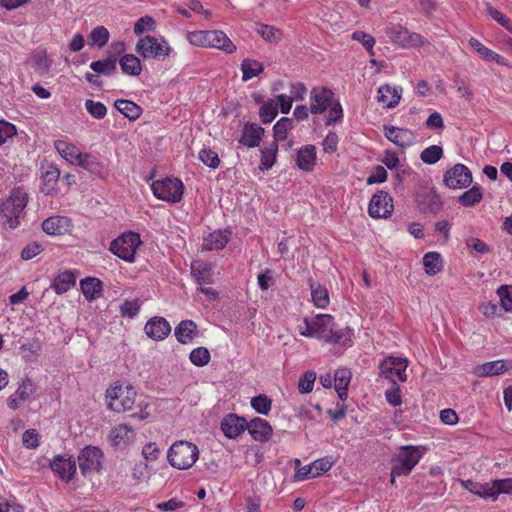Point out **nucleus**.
Instances as JSON below:
<instances>
[{
  "instance_id": "nucleus-39",
  "label": "nucleus",
  "mask_w": 512,
  "mask_h": 512,
  "mask_svg": "<svg viewBox=\"0 0 512 512\" xmlns=\"http://www.w3.org/2000/svg\"><path fill=\"white\" fill-rule=\"evenodd\" d=\"M461 486L470 493L483 499H490V481L486 483L474 482L472 480H461Z\"/></svg>"
},
{
  "instance_id": "nucleus-16",
  "label": "nucleus",
  "mask_w": 512,
  "mask_h": 512,
  "mask_svg": "<svg viewBox=\"0 0 512 512\" xmlns=\"http://www.w3.org/2000/svg\"><path fill=\"white\" fill-rule=\"evenodd\" d=\"M144 331L149 338L161 341L170 334L171 326L165 318L155 316L147 321Z\"/></svg>"
},
{
  "instance_id": "nucleus-13",
  "label": "nucleus",
  "mask_w": 512,
  "mask_h": 512,
  "mask_svg": "<svg viewBox=\"0 0 512 512\" xmlns=\"http://www.w3.org/2000/svg\"><path fill=\"white\" fill-rule=\"evenodd\" d=\"M393 212L392 197L385 191H378L370 200L368 213L372 218H387Z\"/></svg>"
},
{
  "instance_id": "nucleus-20",
  "label": "nucleus",
  "mask_w": 512,
  "mask_h": 512,
  "mask_svg": "<svg viewBox=\"0 0 512 512\" xmlns=\"http://www.w3.org/2000/svg\"><path fill=\"white\" fill-rule=\"evenodd\" d=\"M71 228V220L66 216H52L42 223L43 231L51 236L63 235L69 232Z\"/></svg>"
},
{
  "instance_id": "nucleus-14",
  "label": "nucleus",
  "mask_w": 512,
  "mask_h": 512,
  "mask_svg": "<svg viewBox=\"0 0 512 512\" xmlns=\"http://www.w3.org/2000/svg\"><path fill=\"white\" fill-rule=\"evenodd\" d=\"M310 101V112L322 114L333 102V92L326 87H314L310 92Z\"/></svg>"
},
{
  "instance_id": "nucleus-32",
  "label": "nucleus",
  "mask_w": 512,
  "mask_h": 512,
  "mask_svg": "<svg viewBox=\"0 0 512 512\" xmlns=\"http://www.w3.org/2000/svg\"><path fill=\"white\" fill-rule=\"evenodd\" d=\"M197 335V325L192 320H183L175 328V337L181 344L190 343Z\"/></svg>"
},
{
  "instance_id": "nucleus-59",
  "label": "nucleus",
  "mask_w": 512,
  "mask_h": 512,
  "mask_svg": "<svg viewBox=\"0 0 512 512\" xmlns=\"http://www.w3.org/2000/svg\"><path fill=\"white\" fill-rule=\"evenodd\" d=\"M199 160L209 168H217L220 164L218 154L211 148H203L198 155Z\"/></svg>"
},
{
  "instance_id": "nucleus-37",
  "label": "nucleus",
  "mask_w": 512,
  "mask_h": 512,
  "mask_svg": "<svg viewBox=\"0 0 512 512\" xmlns=\"http://www.w3.org/2000/svg\"><path fill=\"white\" fill-rule=\"evenodd\" d=\"M76 283V274L73 271L60 273L53 282V288L57 294H63L72 288Z\"/></svg>"
},
{
  "instance_id": "nucleus-10",
  "label": "nucleus",
  "mask_w": 512,
  "mask_h": 512,
  "mask_svg": "<svg viewBox=\"0 0 512 512\" xmlns=\"http://www.w3.org/2000/svg\"><path fill=\"white\" fill-rule=\"evenodd\" d=\"M472 173L467 166L458 163L448 169L443 178L444 184L450 189H463L472 183Z\"/></svg>"
},
{
  "instance_id": "nucleus-47",
  "label": "nucleus",
  "mask_w": 512,
  "mask_h": 512,
  "mask_svg": "<svg viewBox=\"0 0 512 512\" xmlns=\"http://www.w3.org/2000/svg\"><path fill=\"white\" fill-rule=\"evenodd\" d=\"M483 198L482 189L475 185L471 187L469 190L462 193L458 201L464 207H472L478 204Z\"/></svg>"
},
{
  "instance_id": "nucleus-56",
  "label": "nucleus",
  "mask_w": 512,
  "mask_h": 512,
  "mask_svg": "<svg viewBox=\"0 0 512 512\" xmlns=\"http://www.w3.org/2000/svg\"><path fill=\"white\" fill-rule=\"evenodd\" d=\"M84 105L87 112L95 119H103L107 114V108L102 102L87 99Z\"/></svg>"
},
{
  "instance_id": "nucleus-63",
  "label": "nucleus",
  "mask_w": 512,
  "mask_h": 512,
  "mask_svg": "<svg viewBox=\"0 0 512 512\" xmlns=\"http://www.w3.org/2000/svg\"><path fill=\"white\" fill-rule=\"evenodd\" d=\"M316 380V373L309 371L306 372L298 382V390L301 394L309 393L313 390L314 382Z\"/></svg>"
},
{
  "instance_id": "nucleus-46",
  "label": "nucleus",
  "mask_w": 512,
  "mask_h": 512,
  "mask_svg": "<svg viewBox=\"0 0 512 512\" xmlns=\"http://www.w3.org/2000/svg\"><path fill=\"white\" fill-rule=\"evenodd\" d=\"M264 70L263 64L254 59H244L241 63L242 80L248 81L258 76Z\"/></svg>"
},
{
  "instance_id": "nucleus-19",
  "label": "nucleus",
  "mask_w": 512,
  "mask_h": 512,
  "mask_svg": "<svg viewBox=\"0 0 512 512\" xmlns=\"http://www.w3.org/2000/svg\"><path fill=\"white\" fill-rule=\"evenodd\" d=\"M248 422L236 414L226 415L221 422V429L228 438H236L247 430Z\"/></svg>"
},
{
  "instance_id": "nucleus-53",
  "label": "nucleus",
  "mask_w": 512,
  "mask_h": 512,
  "mask_svg": "<svg viewBox=\"0 0 512 512\" xmlns=\"http://www.w3.org/2000/svg\"><path fill=\"white\" fill-rule=\"evenodd\" d=\"M443 155V150L438 145H431L427 148H425L421 154L420 159L429 165L435 164L438 162Z\"/></svg>"
},
{
  "instance_id": "nucleus-38",
  "label": "nucleus",
  "mask_w": 512,
  "mask_h": 512,
  "mask_svg": "<svg viewBox=\"0 0 512 512\" xmlns=\"http://www.w3.org/2000/svg\"><path fill=\"white\" fill-rule=\"evenodd\" d=\"M76 166H79L91 174L98 176L102 175L104 172L103 165L100 163L98 158L88 153H82Z\"/></svg>"
},
{
  "instance_id": "nucleus-44",
  "label": "nucleus",
  "mask_w": 512,
  "mask_h": 512,
  "mask_svg": "<svg viewBox=\"0 0 512 512\" xmlns=\"http://www.w3.org/2000/svg\"><path fill=\"white\" fill-rule=\"evenodd\" d=\"M490 500L496 501L500 494L512 495V478L490 481Z\"/></svg>"
},
{
  "instance_id": "nucleus-34",
  "label": "nucleus",
  "mask_w": 512,
  "mask_h": 512,
  "mask_svg": "<svg viewBox=\"0 0 512 512\" xmlns=\"http://www.w3.org/2000/svg\"><path fill=\"white\" fill-rule=\"evenodd\" d=\"M351 372L346 368L336 370L334 375L335 390L338 397L345 401L347 399V390L351 381Z\"/></svg>"
},
{
  "instance_id": "nucleus-33",
  "label": "nucleus",
  "mask_w": 512,
  "mask_h": 512,
  "mask_svg": "<svg viewBox=\"0 0 512 512\" xmlns=\"http://www.w3.org/2000/svg\"><path fill=\"white\" fill-rule=\"evenodd\" d=\"M57 152L69 163L76 165L82 153L74 144L57 140L54 143Z\"/></svg>"
},
{
  "instance_id": "nucleus-6",
  "label": "nucleus",
  "mask_w": 512,
  "mask_h": 512,
  "mask_svg": "<svg viewBox=\"0 0 512 512\" xmlns=\"http://www.w3.org/2000/svg\"><path fill=\"white\" fill-rule=\"evenodd\" d=\"M135 50L144 59H164L169 56L171 47L164 38L147 35L138 40Z\"/></svg>"
},
{
  "instance_id": "nucleus-45",
  "label": "nucleus",
  "mask_w": 512,
  "mask_h": 512,
  "mask_svg": "<svg viewBox=\"0 0 512 512\" xmlns=\"http://www.w3.org/2000/svg\"><path fill=\"white\" fill-rule=\"evenodd\" d=\"M256 32L268 43H278L283 36L278 28L263 23L256 24Z\"/></svg>"
},
{
  "instance_id": "nucleus-42",
  "label": "nucleus",
  "mask_w": 512,
  "mask_h": 512,
  "mask_svg": "<svg viewBox=\"0 0 512 512\" xmlns=\"http://www.w3.org/2000/svg\"><path fill=\"white\" fill-rule=\"evenodd\" d=\"M423 265L425 272L430 275H436L443 268V262L440 253L428 252L423 257Z\"/></svg>"
},
{
  "instance_id": "nucleus-12",
  "label": "nucleus",
  "mask_w": 512,
  "mask_h": 512,
  "mask_svg": "<svg viewBox=\"0 0 512 512\" xmlns=\"http://www.w3.org/2000/svg\"><path fill=\"white\" fill-rule=\"evenodd\" d=\"M103 460L102 451L96 446H86L78 455L79 468L81 473L87 474L98 472Z\"/></svg>"
},
{
  "instance_id": "nucleus-35",
  "label": "nucleus",
  "mask_w": 512,
  "mask_h": 512,
  "mask_svg": "<svg viewBox=\"0 0 512 512\" xmlns=\"http://www.w3.org/2000/svg\"><path fill=\"white\" fill-rule=\"evenodd\" d=\"M81 291L88 301L100 297L102 292V282L98 278L87 277L80 281Z\"/></svg>"
},
{
  "instance_id": "nucleus-50",
  "label": "nucleus",
  "mask_w": 512,
  "mask_h": 512,
  "mask_svg": "<svg viewBox=\"0 0 512 512\" xmlns=\"http://www.w3.org/2000/svg\"><path fill=\"white\" fill-rule=\"evenodd\" d=\"M90 68L98 74L110 76L116 72L117 66L114 59L106 58L92 62Z\"/></svg>"
},
{
  "instance_id": "nucleus-28",
  "label": "nucleus",
  "mask_w": 512,
  "mask_h": 512,
  "mask_svg": "<svg viewBox=\"0 0 512 512\" xmlns=\"http://www.w3.org/2000/svg\"><path fill=\"white\" fill-rule=\"evenodd\" d=\"M60 171L55 166H48L42 173L40 190L46 195L53 194L57 190Z\"/></svg>"
},
{
  "instance_id": "nucleus-4",
  "label": "nucleus",
  "mask_w": 512,
  "mask_h": 512,
  "mask_svg": "<svg viewBox=\"0 0 512 512\" xmlns=\"http://www.w3.org/2000/svg\"><path fill=\"white\" fill-rule=\"evenodd\" d=\"M422 457L423 452L418 446L408 445L400 447L399 452L393 458L391 483H394L396 477L408 475Z\"/></svg>"
},
{
  "instance_id": "nucleus-58",
  "label": "nucleus",
  "mask_w": 512,
  "mask_h": 512,
  "mask_svg": "<svg viewBox=\"0 0 512 512\" xmlns=\"http://www.w3.org/2000/svg\"><path fill=\"white\" fill-rule=\"evenodd\" d=\"M497 295L499 296L501 307L507 312H512V286L501 285L497 289Z\"/></svg>"
},
{
  "instance_id": "nucleus-29",
  "label": "nucleus",
  "mask_w": 512,
  "mask_h": 512,
  "mask_svg": "<svg viewBox=\"0 0 512 512\" xmlns=\"http://www.w3.org/2000/svg\"><path fill=\"white\" fill-rule=\"evenodd\" d=\"M316 164V148L306 145L299 149L296 157V165L303 171H312Z\"/></svg>"
},
{
  "instance_id": "nucleus-7",
  "label": "nucleus",
  "mask_w": 512,
  "mask_h": 512,
  "mask_svg": "<svg viewBox=\"0 0 512 512\" xmlns=\"http://www.w3.org/2000/svg\"><path fill=\"white\" fill-rule=\"evenodd\" d=\"M141 239L135 232H125L110 243V251L120 259L132 263L135 261V253Z\"/></svg>"
},
{
  "instance_id": "nucleus-22",
  "label": "nucleus",
  "mask_w": 512,
  "mask_h": 512,
  "mask_svg": "<svg viewBox=\"0 0 512 512\" xmlns=\"http://www.w3.org/2000/svg\"><path fill=\"white\" fill-rule=\"evenodd\" d=\"M247 430L255 441L265 442L270 439L273 433L271 425L265 419L256 417L247 426Z\"/></svg>"
},
{
  "instance_id": "nucleus-40",
  "label": "nucleus",
  "mask_w": 512,
  "mask_h": 512,
  "mask_svg": "<svg viewBox=\"0 0 512 512\" xmlns=\"http://www.w3.org/2000/svg\"><path fill=\"white\" fill-rule=\"evenodd\" d=\"M461 486L470 493L483 499H490V481L486 483L474 482L472 480H461Z\"/></svg>"
},
{
  "instance_id": "nucleus-61",
  "label": "nucleus",
  "mask_w": 512,
  "mask_h": 512,
  "mask_svg": "<svg viewBox=\"0 0 512 512\" xmlns=\"http://www.w3.org/2000/svg\"><path fill=\"white\" fill-rule=\"evenodd\" d=\"M122 317L134 318L140 311V304L137 299L125 300L119 308Z\"/></svg>"
},
{
  "instance_id": "nucleus-3",
  "label": "nucleus",
  "mask_w": 512,
  "mask_h": 512,
  "mask_svg": "<svg viewBox=\"0 0 512 512\" xmlns=\"http://www.w3.org/2000/svg\"><path fill=\"white\" fill-rule=\"evenodd\" d=\"M136 395L137 392L133 386H123L115 382L106 390L107 407L117 413L129 411L135 403Z\"/></svg>"
},
{
  "instance_id": "nucleus-51",
  "label": "nucleus",
  "mask_w": 512,
  "mask_h": 512,
  "mask_svg": "<svg viewBox=\"0 0 512 512\" xmlns=\"http://www.w3.org/2000/svg\"><path fill=\"white\" fill-rule=\"evenodd\" d=\"M278 114V103L274 100L263 103L259 110V116L263 123L272 122Z\"/></svg>"
},
{
  "instance_id": "nucleus-41",
  "label": "nucleus",
  "mask_w": 512,
  "mask_h": 512,
  "mask_svg": "<svg viewBox=\"0 0 512 512\" xmlns=\"http://www.w3.org/2000/svg\"><path fill=\"white\" fill-rule=\"evenodd\" d=\"M120 67L123 73L138 76L142 71L140 60L133 54H126L120 59Z\"/></svg>"
},
{
  "instance_id": "nucleus-57",
  "label": "nucleus",
  "mask_w": 512,
  "mask_h": 512,
  "mask_svg": "<svg viewBox=\"0 0 512 512\" xmlns=\"http://www.w3.org/2000/svg\"><path fill=\"white\" fill-rule=\"evenodd\" d=\"M189 358L194 365L202 367L209 363L211 356L207 348L197 347L191 351Z\"/></svg>"
},
{
  "instance_id": "nucleus-36",
  "label": "nucleus",
  "mask_w": 512,
  "mask_h": 512,
  "mask_svg": "<svg viewBox=\"0 0 512 512\" xmlns=\"http://www.w3.org/2000/svg\"><path fill=\"white\" fill-rule=\"evenodd\" d=\"M114 107L129 120H137L142 113V109L139 105L126 99L116 100Z\"/></svg>"
},
{
  "instance_id": "nucleus-18",
  "label": "nucleus",
  "mask_w": 512,
  "mask_h": 512,
  "mask_svg": "<svg viewBox=\"0 0 512 512\" xmlns=\"http://www.w3.org/2000/svg\"><path fill=\"white\" fill-rule=\"evenodd\" d=\"M52 471L62 480L69 482L76 473V462L72 457L57 456L50 464Z\"/></svg>"
},
{
  "instance_id": "nucleus-11",
  "label": "nucleus",
  "mask_w": 512,
  "mask_h": 512,
  "mask_svg": "<svg viewBox=\"0 0 512 512\" xmlns=\"http://www.w3.org/2000/svg\"><path fill=\"white\" fill-rule=\"evenodd\" d=\"M386 35L391 42L402 48L417 47L423 44V39L419 34L410 32L401 25L387 28Z\"/></svg>"
},
{
  "instance_id": "nucleus-8",
  "label": "nucleus",
  "mask_w": 512,
  "mask_h": 512,
  "mask_svg": "<svg viewBox=\"0 0 512 512\" xmlns=\"http://www.w3.org/2000/svg\"><path fill=\"white\" fill-rule=\"evenodd\" d=\"M151 189L156 198L176 203L182 199L184 186L182 181L177 178H165L154 181Z\"/></svg>"
},
{
  "instance_id": "nucleus-43",
  "label": "nucleus",
  "mask_w": 512,
  "mask_h": 512,
  "mask_svg": "<svg viewBox=\"0 0 512 512\" xmlns=\"http://www.w3.org/2000/svg\"><path fill=\"white\" fill-rule=\"evenodd\" d=\"M353 335H354V331H353V329H351L349 327H345V328L338 329V330H334V327H333L332 333L330 334L329 338H327V343L340 344L343 346H351Z\"/></svg>"
},
{
  "instance_id": "nucleus-55",
  "label": "nucleus",
  "mask_w": 512,
  "mask_h": 512,
  "mask_svg": "<svg viewBox=\"0 0 512 512\" xmlns=\"http://www.w3.org/2000/svg\"><path fill=\"white\" fill-rule=\"evenodd\" d=\"M252 408L259 414L268 415L271 411L272 401L266 395H258L251 399Z\"/></svg>"
},
{
  "instance_id": "nucleus-17",
  "label": "nucleus",
  "mask_w": 512,
  "mask_h": 512,
  "mask_svg": "<svg viewBox=\"0 0 512 512\" xmlns=\"http://www.w3.org/2000/svg\"><path fill=\"white\" fill-rule=\"evenodd\" d=\"M310 321L314 333H310L309 335H315V338L327 342V338H329L332 333V328L334 327L333 316L330 314H318L310 319Z\"/></svg>"
},
{
  "instance_id": "nucleus-1",
  "label": "nucleus",
  "mask_w": 512,
  "mask_h": 512,
  "mask_svg": "<svg viewBox=\"0 0 512 512\" xmlns=\"http://www.w3.org/2000/svg\"><path fill=\"white\" fill-rule=\"evenodd\" d=\"M28 193L22 187H14L0 204V218L4 227L15 229L28 204Z\"/></svg>"
},
{
  "instance_id": "nucleus-23",
  "label": "nucleus",
  "mask_w": 512,
  "mask_h": 512,
  "mask_svg": "<svg viewBox=\"0 0 512 512\" xmlns=\"http://www.w3.org/2000/svg\"><path fill=\"white\" fill-rule=\"evenodd\" d=\"M402 89L390 85H382L377 92V101L383 107L391 109L398 105L401 99Z\"/></svg>"
},
{
  "instance_id": "nucleus-49",
  "label": "nucleus",
  "mask_w": 512,
  "mask_h": 512,
  "mask_svg": "<svg viewBox=\"0 0 512 512\" xmlns=\"http://www.w3.org/2000/svg\"><path fill=\"white\" fill-rule=\"evenodd\" d=\"M278 150L277 143H272L268 147H264L261 150V162L259 165V169L261 171L269 170L276 161V153Z\"/></svg>"
},
{
  "instance_id": "nucleus-21",
  "label": "nucleus",
  "mask_w": 512,
  "mask_h": 512,
  "mask_svg": "<svg viewBox=\"0 0 512 512\" xmlns=\"http://www.w3.org/2000/svg\"><path fill=\"white\" fill-rule=\"evenodd\" d=\"M384 133L389 141L401 148L409 147L413 145L415 141L414 134L409 129L386 126L384 128Z\"/></svg>"
},
{
  "instance_id": "nucleus-2",
  "label": "nucleus",
  "mask_w": 512,
  "mask_h": 512,
  "mask_svg": "<svg viewBox=\"0 0 512 512\" xmlns=\"http://www.w3.org/2000/svg\"><path fill=\"white\" fill-rule=\"evenodd\" d=\"M191 45L216 48L231 54L236 51V46L229 39V37L220 30H199L188 32L186 36Z\"/></svg>"
},
{
  "instance_id": "nucleus-25",
  "label": "nucleus",
  "mask_w": 512,
  "mask_h": 512,
  "mask_svg": "<svg viewBox=\"0 0 512 512\" xmlns=\"http://www.w3.org/2000/svg\"><path fill=\"white\" fill-rule=\"evenodd\" d=\"M134 429L127 424H119L114 427L109 435L110 442L114 446L126 445L134 440Z\"/></svg>"
},
{
  "instance_id": "nucleus-31",
  "label": "nucleus",
  "mask_w": 512,
  "mask_h": 512,
  "mask_svg": "<svg viewBox=\"0 0 512 512\" xmlns=\"http://www.w3.org/2000/svg\"><path fill=\"white\" fill-rule=\"evenodd\" d=\"M229 241L227 231H214L203 239L202 249L206 251L223 249Z\"/></svg>"
},
{
  "instance_id": "nucleus-15",
  "label": "nucleus",
  "mask_w": 512,
  "mask_h": 512,
  "mask_svg": "<svg viewBox=\"0 0 512 512\" xmlns=\"http://www.w3.org/2000/svg\"><path fill=\"white\" fill-rule=\"evenodd\" d=\"M331 467L332 462H330L327 458L317 459L312 463L297 469L294 475V479L296 481L313 479L329 471Z\"/></svg>"
},
{
  "instance_id": "nucleus-9",
  "label": "nucleus",
  "mask_w": 512,
  "mask_h": 512,
  "mask_svg": "<svg viewBox=\"0 0 512 512\" xmlns=\"http://www.w3.org/2000/svg\"><path fill=\"white\" fill-rule=\"evenodd\" d=\"M407 366L408 360L406 358L388 356L379 365L380 375L393 384L396 383V378L400 382H405L407 380Z\"/></svg>"
},
{
  "instance_id": "nucleus-60",
  "label": "nucleus",
  "mask_w": 512,
  "mask_h": 512,
  "mask_svg": "<svg viewBox=\"0 0 512 512\" xmlns=\"http://www.w3.org/2000/svg\"><path fill=\"white\" fill-rule=\"evenodd\" d=\"M156 29V21L151 16L141 17L134 24V33L137 36L142 35L147 31H154Z\"/></svg>"
},
{
  "instance_id": "nucleus-26",
  "label": "nucleus",
  "mask_w": 512,
  "mask_h": 512,
  "mask_svg": "<svg viewBox=\"0 0 512 512\" xmlns=\"http://www.w3.org/2000/svg\"><path fill=\"white\" fill-rule=\"evenodd\" d=\"M264 135V129L257 124L247 123L243 128V134L240 143L249 148L257 147Z\"/></svg>"
},
{
  "instance_id": "nucleus-24",
  "label": "nucleus",
  "mask_w": 512,
  "mask_h": 512,
  "mask_svg": "<svg viewBox=\"0 0 512 512\" xmlns=\"http://www.w3.org/2000/svg\"><path fill=\"white\" fill-rule=\"evenodd\" d=\"M510 366L504 360H495L478 365L474 369V374L478 377H491L501 375L508 371Z\"/></svg>"
},
{
  "instance_id": "nucleus-62",
  "label": "nucleus",
  "mask_w": 512,
  "mask_h": 512,
  "mask_svg": "<svg viewBox=\"0 0 512 512\" xmlns=\"http://www.w3.org/2000/svg\"><path fill=\"white\" fill-rule=\"evenodd\" d=\"M352 39L360 42L370 55H374L373 47L375 45V39L370 34L357 30L353 32Z\"/></svg>"
},
{
  "instance_id": "nucleus-30",
  "label": "nucleus",
  "mask_w": 512,
  "mask_h": 512,
  "mask_svg": "<svg viewBox=\"0 0 512 512\" xmlns=\"http://www.w3.org/2000/svg\"><path fill=\"white\" fill-rule=\"evenodd\" d=\"M469 45L485 60L489 62H496L499 65L507 66V60L494 52L493 50L484 46L479 40L471 37L469 39Z\"/></svg>"
},
{
  "instance_id": "nucleus-27",
  "label": "nucleus",
  "mask_w": 512,
  "mask_h": 512,
  "mask_svg": "<svg viewBox=\"0 0 512 512\" xmlns=\"http://www.w3.org/2000/svg\"><path fill=\"white\" fill-rule=\"evenodd\" d=\"M191 275L199 285H208L213 283L211 265L204 261H193L191 263Z\"/></svg>"
},
{
  "instance_id": "nucleus-5",
  "label": "nucleus",
  "mask_w": 512,
  "mask_h": 512,
  "mask_svg": "<svg viewBox=\"0 0 512 512\" xmlns=\"http://www.w3.org/2000/svg\"><path fill=\"white\" fill-rule=\"evenodd\" d=\"M199 456L198 447L188 441L175 442L167 453L169 463L177 469L186 470L192 467Z\"/></svg>"
},
{
  "instance_id": "nucleus-54",
  "label": "nucleus",
  "mask_w": 512,
  "mask_h": 512,
  "mask_svg": "<svg viewBox=\"0 0 512 512\" xmlns=\"http://www.w3.org/2000/svg\"><path fill=\"white\" fill-rule=\"evenodd\" d=\"M109 36L110 34L107 28H105L104 26H97L90 32V44L103 47L107 44Z\"/></svg>"
},
{
  "instance_id": "nucleus-52",
  "label": "nucleus",
  "mask_w": 512,
  "mask_h": 512,
  "mask_svg": "<svg viewBox=\"0 0 512 512\" xmlns=\"http://www.w3.org/2000/svg\"><path fill=\"white\" fill-rule=\"evenodd\" d=\"M311 295L313 303L316 307L324 309L329 305V293L325 287L321 285L312 287Z\"/></svg>"
},
{
  "instance_id": "nucleus-64",
  "label": "nucleus",
  "mask_w": 512,
  "mask_h": 512,
  "mask_svg": "<svg viewBox=\"0 0 512 512\" xmlns=\"http://www.w3.org/2000/svg\"><path fill=\"white\" fill-rule=\"evenodd\" d=\"M17 134L16 127L5 120H0V146Z\"/></svg>"
},
{
  "instance_id": "nucleus-48",
  "label": "nucleus",
  "mask_w": 512,
  "mask_h": 512,
  "mask_svg": "<svg viewBox=\"0 0 512 512\" xmlns=\"http://www.w3.org/2000/svg\"><path fill=\"white\" fill-rule=\"evenodd\" d=\"M293 127V120L291 118L282 117L279 119L273 127L275 139L274 143L286 140L288 132L292 130Z\"/></svg>"
}]
</instances>
